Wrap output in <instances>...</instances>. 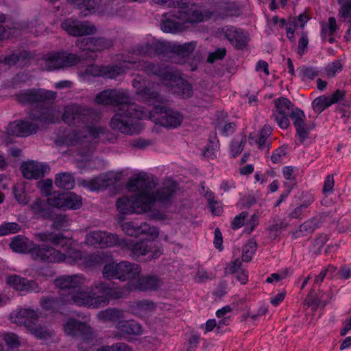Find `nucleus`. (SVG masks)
Masks as SVG:
<instances>
[{
    "label": "nucleus",
    "mask_w": 351,
    "mask_h": 351,
    "mask_svg": "<svg viewBox=\"0 0 351 351\" xmlns=\"http://www.w3.org/2000/svg\"><path fill=\"white\" fill-rule=\"evenodd\" d=\"M55 184L60 189H71L74 187L75 180L71 174L61 173L56 176Z\"/></svg>",
    "instance_id": "nucleus-37"
},
{
    "label": "nucleus",
    "mask_w": 351,
    "mask_h": 351,
    "mask_svg": "<svg viewBox=\"0 0 351 351\" xmlns=\"http://www.w3.org/2000/svg\"><path fill=\"white\" fill-rule=\"evenodd\" d=\"M123 62L130 65L124 66L125 68H134L136 67H136L141 66L142 69L143 68L148 73L159 75L166 86L171 88L177 87L178 90H175V92L180 94L183 97H189L192 95L191 86L186 83L178 75L173 73L169 68L160 69L158 66L152 64H148L144 66L141 65L140 62L136 64V62H131L130 60H124Z\"/></svg>",
    "instance_id": "nucleus-9"
},
{
    "label": "nucleus",
    "mask_w": 351,
    "mask_h": 351,
    "mask_svg": "<svg viewBox=\"0 0 351 351\" xmlns=\"http://www.w3.org/2000/svg\"><path fill=\"white\" fill-rule=\"evenodd\" d=\"M110 184V179L106 175H102L89 180H80L82 186L92 191L101 190L107 187Z\"/></svg>",
    "instance_id": "nucleus-33"
},
{
    "label": "nucleus",
    "mask_w": 351,
    "mask_h": 351,
    "mask_svg": "<svg viewBox=\"0 0 351 351\" xmlns=\"http://www.w3.org/2000/svg\"><path fill=\"white\" fill-rule=\"evenodd\" d=\"M128 248L132 251L134 257L147 256L149 260L159 258L163 253L161 246L157 245L152 240H143L136 243H128Z\"/></svg>",
    "instance_id": "nucleus-15"
},
{
    "label": "nucleus",
    "mask_w": 351,
    "mask_h": 351,
    "mask_svg": "<svg viewBox=\"0 0 351 351\" xmlns=\"http://www.w3.org/2000/svg\"><path fill=\"white\" fill-rule=\"evenodd\" d=\"M343 67V63L339 60L329 63L325 69L326 75L329 77H333L342 71Z\"/></svg>",
    "instance_id": "nucleus-40"
},
{
    "label": "nucleus",
    "mask_w": 351,
    "mask_h": 351,
    "mask_svg": "<svg viewBox=\"0 0 351 351\" xmlns=\"http://www.w3.org/2000/svg\"><path fill=\"white\" fill-rule=\"evenodd\" d=\"M330 106V103L326 96H321L317 97L312 103V108L313 110L317 114L321 113L326 108Z\"/></svg>",
    "instance_id": "nucleus-41"
},
{
    "label": "nucleus",
    "mask_w": 351,
    "mask_h": 351,
    "mask_svg": "<svg viewBox=\"0 0 351 351\" xmlns=\"http://www.w3.org/2000/svg\"><path fill=\"white\" fill-rule=\"evenodd\" d=\"M20 60L21 57L15 54L6 56L3 60L0 62V68L5 69L7 67H10L16 62H19Z\"/></svg>",
    "instance_id": "nucleus-47"
},
{
    "label": "nucleus",
    "mask_w": 351,
    "mask_h": 351,
    "mask_svg": "<svg viewBox=\"0 0 351 351\" xmlns=\"http://www.w3.org/2000/svg\"><path fill=\"white\" fill-rule=\"evenodd\" d=\"M38 125L25 121H16L7 127V133L16 136H27L36 133Z\"/></svg>",
    "instance_id": "nucleus-25"
},
{
    "label": "nucleus",
    "mask_w": 351,
    "mask_h": 351,
    "mask_svg": "<svg viewBox=\"0 0 351 351\" xmlns=\"http://www.w3.org/2000/svg\"><path fill=\"white\" fill-rule=\"evenodd\" d=\"M344 96V92L340 90H337L334 94L330 96H328V99L329 100L330 105L333 104L337 103L338 101L343 99Z\"/></svg>",
    "instance_id": "nucleus-59"
},
{
    "label": "nucleus",
    "mask_w": 351,
    "mask_h": 351,
    "mask_svg": "<svg viewBox=\"0 0 351 351\" xmlns=\"http://www.w3.org/2000/svg\"><path fill=\"white\" fill-rule=\"evenodd\" d=\"M256 250V244L253 241H250L243 246L242 259L243 261L249 262L252 260L254 252Z\"/></svg>",
    "instance_id": "nucleus-42"
},
{
    "label": "nucleus",
    "mask_w": 351,
    "mask_h": 351,
    "mask_svg": "<svg viewBox=\"0 0 351 351\" xmlns=\"http://www.w3.org/2000/svg\"><path fill=\"white\" fill-rule=\"evenodd\" d=\"M156 47L154 45H147L145 47H142L141 49H138L134 51L135 54L142 55V54H150L152 50H155Z\"/></svg>",
    "instance_id": "nucleus-62"
},
{
    "label": "nucleus",
    "mask_w": 351,
    "mask_h": 351,
    "mask_svg": "<svg viewBox=\"0 0 351 351\" xmlns=\"http://www.w3.org/2000/svg\"><path fill=\"white\" fill-rule=\"evenodd\" d=\"M38 318L36 312L30 308H18L10 315L12 322L19 326H24L37 338L47 339L51 335V332L38 324Z\"/></svg>",
    "instance_id": "nucleus-11"
},
{
    "label": "nucleus",
    "mask_w": 351,
    "mask_h": 351,
    "mask_svg": "<svg viewBox=\"0 0 351 351\" xmlns=\"http://www.w3.org/2000/svg\"><path fill=\"white\" fill-rule=\"evenodd\" d=\"M55 97L54 92L43 89L26 90L16 96L19 102L36 104L35 112L32 114V119L44 122H54L59 117V112L48 106L49 101Z\"/></svg>",
    "instance_id": "nucleus-8"
},
{
    "label": "nucleus",
    "mask_w": 351,
    "mask_h": 351,
    "mask_svg": "<svg viewBox=\"0 0 351 351\" xmlns=\"http://www.w3.org/2000/svg\"><path fill=\"white\" fill-rule=\"evenodd\" d=\"M47 204L49 206L64 210H77L82 205V198L73 192H55L51 197L47 198Z\"/></svg>",
    "instance_id": "nucleus-13"
},
{
    "label": "nucleus",
    "mask_w": 351,
    "mask_h": 351,
    "mask_svg": "<svg viewBox=\"0 0 351 351\" xmlns=\"http://www.w3.org/2000/svg\"><path fill=\"white\" fill-rule=\"evenodd\" d=\"M23 176L27 179H38L49 172L48 165L36 161H27L21 166Z\"/></svg>",
    "instance_id": "nucleus-23"
},
{
    "label": "nucleus",
    "mask_w": 351,
    "mask_h": 351,
    "mask_svg": "<svg viewBox=\"0 0 351 351\" xmlns=\"http://www.w3.org/2000/svg\"><path fill=\"white\" fill-rule=\"evenodd\" d=\"M64 331L67 336L80 337L84 343L95 344L93 330L86 323L69 319L64 326Z\"/></svg>",
    "instance_id": "nucleus-16"
},
{
    "label": "nucleus",
    "mask_w": 351,
    "mask_h": 351,
    "mask_svg": "<svg viewBox=\"0 0 351 351\" xmlns=\"http://www.w3.org/2000/svg\"><path fill=\"white\" fill-rule=\"evenodd\" d=\"M339 14L341 17L345 19L351 18V0H346V1L343 3Z\"/></svg>",
    "instance_id": "nucleus-51"
},
{
    "label": "nucleus",
    "mask_w": 351,
    "mask_h": 351,
    "mask_svg": "<svg viewBox=\"0 0 351 351\" xmlns=\"http://www.w3.org/2000/svg\"><path fill=\"white\" fill-rule=\"evenodd\" d=\"M20 230L21 226L16 223H4L0 226V236L14 234L19 232Z\"/></svg>",
    "instance_id": "nucleus-43"
},
{
    "label": "nucleus",
    "mask_w": 351,
    "mask_h": 351,
    "mask_svg": "<svg viewBox=\"0 0 351 351\" xmlns=\"http://www.w3.org/2000/svg\"><path fill=\"white\" fill-rule=\"evenodd\" d=\"M285 298V292L281 291L270 299L271 303L276 306L283 301Z\"/></svg>",
    "instance_id": "nucleus-63"
},
{
    "label": "nucleus",
    "mask_w": 351,
    "mask_h": 351,
    "mask_svg": "<svg viewBox=\"0 0 351 351\" xmlns=\"http://www.w3.org/2000/svg\"><path fill=\"white\" fill-rule=\"evenodd\" d=\"M328 237L326 234H321L319 237L316 238L314 243L315 252L318 253L324 245L326 243Z\"/></svg>",
    "instance_id": "nucleus-56"
},
{
    "label": "nucleus",
    "mask_w": 351,
    "mask_h": 351,
    "mask_svg": "<svg viewBox=\"0 0 351 351\" xmlns=\"http://www.w3.org/2000/svg\"><path fill=\"white\" fill-rule=\"evenodd\" d=\"M3 340L10 350L16 348L20 345L19 337L14 333L5 334L3 335Z\"/></svg>",
    "instance_id": "nucleus-44"
},
{
    "label": "nucleus",
    "mask_w": 351,
    "mask_h": 351,
    "mask_svg": "<svg viewBox=\"0 0 351 351\" xmlns=\"http://www.w3.org/2000/svg\"><path fill=\"white\" fill-rule=\"evenodd\" d=\"M122 230L125 234L133 237L143 234L156 239L159 235V231L156 227L151 226L146 223L137 226L134 222H126L122 225Z\"/></svg>",
    "instance_id": "nucleus-22"
},
{
    "label": "nucleus",
    "mask_w": 351,
    "mask_h": 351,
    "mask_svg": "<svg viewBox=\"0 0 351 351\" xmlns=\"http://www.w3.org/2000/svg\"><path fill=\"white\" fill-rule=\"evenodd\" d=\"M119 334L118 337L130 338L132 335H140L142 332L141 326L134 321L119 322L118 325Z\"/></svg>",
    "instance_id": "nucleus-32"
},
{
    "label": "nucleus",
    "mask_w": 351,
    "mask_h": 351,
    "mask_svg": "<svg viewBox=\"0 0 351 351\" xmlns=\"http://www.w3.org/2000/svg\"><path fill=\"white\" fill-rule=\"evenodd\" d=\"M285 150L283 148L276 149L271 155V159L274 163L280 162L285 156Z\"/></svg>",
    "instance_id": "nucleus-54"
},
{
    "label": "nucleus",
    "mask_w": 351,
    "mask_h": 351,
    "mask_svg": "<svg viewBox=\"0 0 351 351\" xmlns=\"http://www.w3.org/2000/svg\"><path fill=\"white\" fill-rule=\"evenodd\" d=\"M162 281L154 276L138 278L130 284V290L156 291L162 286Z\"/></svg>",
    "instance_id": "nucleus-26"
},
{
    "label": "nucleus",
    "mask_w": 351,
    "mask_h": 351,
    "mask_svg": "<svg viewBox=\"0 0 351 351\" xmlns=\"http://www.w3.org/2000/svg\"><path fill=\"white\" fill-rule=\"evenodd\" d=\"M148 178L146 173L140 172L129 179L128 189L136 194L131 197L123 196L117 200L116 206L119 214H141L149 211L156 202L165 204L171 199L178 189L173 180H167L155 191Z\"/></svg>",
    "instance_id": "nucleus-3"
},
{
    "label": "nucleus",
    "mask_w": 351,
    "mask_h": 351,
    "mask_svg": "<svg viewBox=\"0 0 351 351\" xmlns=\"http://www.w3.org/2000/svg\"><path fill=\"white\" fill-rule=\"evenodd\" d=\"M87 245L101 247H112L119 243V239L116 234L108 233L104 231H91L86 237Z\"/></svg>",
    "instance_id": "nucleus-18"
},
{
    "label": "nucleus",
    "mask_w": 351,
    "mask_h": 351,
    "mask_svg": "<svg viewBox=\"0 0 351 351\" xmlns=\"http://www.w3.org/2000/svg\"><path fill=\"white\" fill-rule=\"evenodd\" d=\"M99 0H68L69 3L77 5L84 16L96 12V5Z\"/></svg>",
    "instance_id": "nucleus-35"
},
{
    "label": "nucleus",
    "mask_w": 351,
    "mask_h": 351,
    "mask_svg": "<svg viewBox=\"0 0 351 351\" xmlns=\"http://www.w3.org/2000/svg\"><path fill=\"white\" fill-rule=\"evenodd\" d=\"M272 117L277 125L282 130L287 129L290 125L289 118L296 130L295 143H302L307 138L305 114L285 97H280L275 101V109Z\"/></svg>",
    "instance_id": "nucleus-7"
},
{
    "label": "nucleus",
    "mask_w": 351,
    "mask_h": 351,
    "mask_svg": "<svg viewBox=\"0 0 351 351\" xmlns=\"http://www.w3.org/2000/svg\"><path fill=\"white\" fill-rule=\"evenodd\" d=\"M97 351H128V347L124 343H119L112 346H104Z\"/></svg>",
    "instance_id": "nucleus-52"
},
{
    "label": "nucleus",
    "mask_w": 351,
    "mask_h": 351,
    "mask_svg": "<svg viewBox=\"0 0 351 351\" xmlns=\"http://www.w3.org/2000/svg\"><path fill=\"white\" fill-rule=\"evenodd\" d=\"M56 286L61 293L57 300L45 298L41 300L42 308L45 310L58 311L60 305L73 303L77 306L97 308L104 306L109 300L122 296L116 290L107 287L103 282L96 283L89 291H82L80 289L87 284L82 275L63 276L55 280Z\"/></svg>",
    "instance_id": "nucleus-2"
},
{
    "label": "nucleus",
    "mask_w": 351,
    "mask_h": 351,
    "mask_svg": "<svg viewBox=\"0 0 351 351\" xmlns=\"http://www.w3.org/2000/svg\"><path fill=\"white\" fill-rule=\"evenodd\" d=\"M295 169L291 167L287 166L282 169V173L285 178L287 180H291L294 178Z\"/></svg>",
    "instance_id": "nucleus-61"
},
{
    "label": "nucleus",
    "mask_w": 351,
    "mask_h": 351,
    "mask_svg": "<svg viewBox=\"0 0 351 351\" xmlns=\"http://www.w3.org/2000/svg\"><path fill=\"white\" fill-rule=\"evenodd\" d=\"M156 305L154 302L149 300H143L136 302V305L133 307V313L143 317L148 312L154 310Z\"/></svg>",
    "instance_id": "nucleus-38"
},
{
    "label": "nucleus",
    "mask_w": 351,
    "mask_h": 351,
    "mask_svg": "<svg viewBox=\"0 0 351 351\" xmlns=\"http://www.w3.org/2000/svg\"><path fill=\"white\" fill-rule=\"evenodd\" d=\"M243 149V144L242 141H234L230 147L231 153L233 157L238 156Z\"/></svg>",
    "instance_id": "nucleus-57"
},
{
    "label": "nucleus",
    "mask_w": 351,
    "mask_h": 351,
    "mask_svg": "<svg viewBox=\"0 0 351 351\" xmlns=\"http://www.w3.org/2000/svg\"><path fill=\"white\" fill-rule=\"evenodd\" d=\"M335 186V180L332 176L328 175L324 181L322 192L325 195L331 194Z\"/></svg>",
    "instance_id": "nucleus-49"
},
{
    "label": "nucleus",
    "mask_w": 351,
    "mask_h": 351,
    "mask_svg": "<svg viewBox=\"0 0 351 351\" xmlns=\"http://www.w3.org/2000/svg\"><path fill=\"white\" fill-rule=\"evenodd\" d=\"M143 119H149L156 124L169 128H174L181 125L183 116L177 111L167 109L164 106L157 105L154 107V109L149 113L142 110L137 109L134 114V120L141 125L138 120Z\"/></svg>",
    "instance_id": "nucleus-10"
},
{
    "label": "nucleus",
    "mask_w": 351,
    "mask_h": 351,
    "mask_svg": "<svg viewBox=\"0 0 351 351\" xmlns=\"http://www.w3.org/2000/svg\"><path fill=\"white\" fill-rule=\"evenodd\" d=\"M14 195L16 201L25 205L28 202V198L25 194V185L23 182L17 183L14 188Z\"/></svg>",
    "instance_id": "nucleus-39"
},
{
    "label": "nucleus",
    "mask_w": 351,
    "mask_h": 351,
    "mask_svg": "<svg viewBox=\"0 0 351 351\" xmlns=\"http://www.w3.org/2000/svg\"><path fill=\"white\" fill-rule=\"evenodd\" d=\"M95 101L99 104L118 107L117 112L111 120L113 130L127 134H138L142 130L143 125L134 120L136 106L128 103V95L124 92L116 90H104L96 96Z\"/></svg>",
    "instance_id": "nucleus-5"
},
{
    "label": "nucleus",
    "mask_w": 351,
    "mask_h": 351,
    "mask_svg": "<svg viewBox=\"0 0 351 351\" xmlns=\"http://www.w3.org/2000/svg\"><path fill=\"white\" fill-rule=\"evenodd\" d=\"M338 26L335 18L330 17L327 23L322 24V35L324 40L332 43L335 41V36L336 34Z\"/></svg>",
    "instance_id": "nucleus-34"
},
{
    "label": "nucleus",
    "mask_w": 351,
    "mask_h": 351,
    "mask_svg": "<svg viewBox=\"0 0 351 351\" xmlns=\"http://www.w3.org/2000/svg\"><path fill=\"white\" fill-rule=\"evenodd\" d=\"M45 60L46 69L48 71L73 66L79 61L75 55L64 52L51 53L47 56Z\"/></svg>",
    "instance_id": "nucleus-17"
},
{
    "label": "nucleus",
    "mask_w": 351,
    "mask_h": 351,
    "mask_svg": "<svg viewBox=\"0 0 351 351\" xmlns=\"http://www.w3.org/2000/svg\"><path fill=\"white\" fill-rule=\"evenodd\" d=\"M133 86L136 90V94L142 99L151 103L152 99H156L159 97L158 93L153 90L154 86L146 81L141 82L135 79L133 82Z\"/></svg>",
    "instance_id": "nucleus-27"
},
{
    "label": "nucleus",
    "mask_w": 351,
    "mask_h": 351,
    "mask_svg": "<svg viewBox=\"0 0 351 351\" xmlns=\"http://www.w3.org/2000/svg\"><path fill=\"white\" fill-rule=\"evenodd\" d=\"M213 12H203L194 5L187 9L178 11L179 16L167 14L163 16L161 29L166 33L176 34L188 28L189 23H198L204 20L215 18H226L238 14V8L234 3L219 1L215 2Z\"/></svg>",
    "instance_id": "nucleus-4"
},
{
    "label": "nucleus",
    "mask_w": 351,
    "mask_h": 351,
    "mask_svg": "<svg viewBox=\"0 0 351 351\" xmlns=\"http://www.w3.org/2000/svg\"><path fill=\"white\" fill-rule=\"evenodd\" d=\"M307 23V15L305 13L300 14L295 23L294 29L291 28L287 30V37L291 39L294 34L300 36V40L298 47V53L302 56L305 53L307 47V38L304 32V27Z\"/></svg>",
    "instance_id": "nucleus-19"
},
{
    "label": "nucleus",
    "mask_w": 351,
    "mask_h": 351,
    "mask_svg": "<svg viewBox=\"0 0 351 351\" xmlns=\"http://www.w3.org/2000/svg\"><path fill=\"white\" fill-rule=\"evenodd\" d=\"M243 268L241 267V262L237 259L230 263H229L226 268V272L228 274H236L239 272V271H241Z\"/></svg>",
    "instance_id": "nucleus-50"
},
{
    "label": "nucleus",
    "mask_w": 351,
    "mask_h": 351,
    "mask_svg": "<svg viewBox=\"0 0 351 351\" xmlns=\"http://www.w3.org/2000/svg\"><path fill=\"white\" fill-rule=\"evenodd\" d=\"M7 283L19 291H36L38 286L34 281H29L17 275L7 278Z\"/></svg>",
    "instance_id": "nucleus-28"
},
{
    "label": "nucleus",
    "mask_w": 351,
    "mask_h": 351,
    "mask_svg": "<svg viewBox=\"0 0 351 351\" xmlns=\"http://www.w3.org/2000/svg\"><path fill=\"white\" fill-rule=\"evenodd\" d=\"M94 112L90 109L71 104L66 106L62 120L68 125H77L82 128L80 136L73 133L66 142L68 145L77 143H97L104 130L95 127L93 121L95 119Z\"/></svg>",
    "instance_id": "nucleus-6"
},
{
    "label": "nucleus",
    "mask_w": 351,
    "mask_h": 351,
    "mask_svg": "<svg viewBox=\"0 0 351 351\" xmlns=\"http://www.w3.org/2000/svg\"><path fill=\"white\" fill-rule=\"evenodd\" d=\"M53 186V182L51 179L43 180L38 182V187L41 191V193L45 196H49L51 197L53 194H51V190Z\"/></svg>",
    "instance_id": "nucleus-46"
},
{
    "label": "nucleus",
    "mask_w": 351,
    "mask_h": 351,
    "mask_svg": "<svg viewBox=\"0 0 351 351\" xmlns=\"http://www.w3.org/2000/svg\"><path fill=\"white\" fill-rule=\"evenodd\" d=\"M77 45L84 51L94 53L107 48L110 45L104 38H83L77 40Z\"/></svg>",
    "instance_id": "nucleus-29"
},
{
    "label": "nucleus",
    "mask_w": 351,
    "mask_h": 351,
    "mask_svg": "<svg viewBox=\"0 0 351 351\" xmlns=\"http://www.w3.org/2000/svg\"><path fill=\"white\" fill-rule=\"evenodd\" d=\"M141 267L138 265L123 261L119 263L112 262L106 264L103 269L105 278H117L121 280H131L132 284L136 277L139 275Z\"/></svg>",
    "instance_id": "nucleus-12"
},
{
    "label": "nucleus",
    "mask_w": 351,
    "mask_h": 351,
    "mask_svg": "<svg viewBox=\"0 0 351 351\" xmlns=\"http://www.w3.org/2000/svg\"><path fill=\"white\" fill-rule=\"evenodd\" d=\"M125 72L123 68L118 66L101 67L97 65H90L85 71L82 73L84 78L89 76L99 77L102 76L108 78H114L119 74Z\"/></svg>",
    "instance_id": "nucleus-24"
},
{
    "label": "nucleus",
    "mask_w": 351,
    "mask_h": 351,
    "mask_svg": "<svg viewBox=\"0 0 351 351\" xmlns=\"http://www.w3.org/2000/svg\"><path fill=\"white\" fill-rule=\"evenodd\" d=\"M256 70L259 73L263 72L265 76L269 75L268 64L264 60H260L256 63Z\"/></svg>",
    "instance_id": "nucleus-58"
},
{
    "label": "nucleus",
    "mask_w": 351,
    "mask_h": 351,
    "mask_svg": "<svg viewBox=\"0 0 351 351\" xmlns=\"http://www.w3.org/2000/svg\"><path fill=\"white\" fill-rule=\"evenodd\" d=\"M235 277L242 285L246 284L248 281V274L244 269L239 271V272L235 274Z\"/></svg>",
    "instance_id": "nucleus-60"
},
{
    "label": "nucleus",
    "mask_w": 351,
    "mask_h": 351,
    "mask_svg": "<svg viewBox=\"0 0 351 351\" xmlns=\"http://www.w3.org/2000/svg\"><path fill=\"white\" fill-rule=\"evenodd\" d=\"M338 274L340 278L348 279L351 276V269L348 266H343L340 269Z\"/></svg>",
    "instance_id": "nucleus-64"
},
{
    "label": "nucleus",
    "mask_w": 351,
    "mask_h": 351,
    "mask_svg": "<svg viewBox=\"0 0 351 351\" xmlns=\"http://www.w3.org/2000/svg\"><path fill=\"white\" fill-rule=\"evenodd\" d=\"M97 317L99 320L107 322L112 321L114 323H117V327L119 322H121L124 318L123 314L121 311L116 309H106L105 311L98 313Z\"/></svg>",
    "instance_id": "nucleus-36"
},
{
    "label": "nucleus",
    "mask_w": 351,
    "mask_h": 351,
    "mask_svg": "<svg viewBox=\"0 0 351 351\" xmlns=\"http://www.w3.org/2000/svg\"><path fill=\"white\" fill-rule=\"evenodd\" d=\"M5 21V16L3 14H0V40H3L5 38H8L11 36V31H7L5 29V27L2 25V23H3Z\"/></svg>",
    "instance_id": "nucleus-55"
},
{
    "label": "nucleus",
    "mask_w": 351,
    "mask_h": 351,
    "mask_svg": "<svg viewBox=\"0 0 351 351\" xmlns=\"http://www.w3.org/2000/svg\"><path fill=\"white\" fill-rule=\"evenodd\" d=\"M215 35L218 38L224 36L237 48H241L246 45L247 40L244 33L232 26H225L219 28Z\"/></svg>",
    "instance_id": "nucleus-21"
},
{
    "label": "nucleus",
    "mask_w": 351,
    "mask_h": 351,
    "mask_svg": "<svg viewBox=\"0 0 351 351\" xmlns=\"http://www.w3.org/2000/svg\"><path fill=\"white\" fill-rule=\"evenodd\" d=\"M36 237L40 241H49L61 249L58 250L45 245L36 246L29 239L19 235L13 238L10 246L15 252H29L33 258L47 263H65L88 267L102 261V258L98 255H83L78 250L77 243L71 239L53 232L38 233Z\"/></svg>",
    "instance_id": "nucleus-1"
},
{
    "label": "nucleus",
    "mask_w": 351,
    "mask_h": 351,
    "mask_svg": "<svg viewBox=\"0 0 351 351\" xmlns=\"http://www.w3.org/2000/svg\"><path fill=\"white\" fill-rule=\"evenodd\" d=\"M31 210L37 217L51 219L55 229L61 230L69 226V220L65 215H54L52 210L40 199H36L32 205Z\"/></svg>",
    "instance_id": "nucleus-14"
},
{
    "label": "nucleus",
    "mask_w": 351,
    "mask_h": 351,
    "mask_svg": "<svg viewBox=\"0 0 351 351\" xmlns=\"http://www.w3.org/2000/svg\"><path fill=\"white\" fill-rule=\"evenodd\" d=\"M62 27L69 34L74 36L93 34L96 32L95 27L88 22H80L71 19H68L63 22Z\"/></svg>",
    "instance_id": "nucleus-20"
},
{
    "label": "nucleus",
    "mask_w": 351,
    "mask_h": 351,
    "mask_svg": "<svg viewBox=\"0 0 351 351\" xmlns=\"http://www.w3.org/2000/svg\"><path fill=\"white\" fill-rule=\"evenodd\" d=\"M208 206L210 212L214 215H220L222 213V204L221 202L215 201L213 198L210 196L208 198Z\"/></svg>",
    "instance_id": "nucleus-48"
},
{
    "label": "nucleus",
    "mask_w": 351,
    "mask_h": 351,
    "mask_svg": "<svg viewBox=\"0 0 351 351\" xmlns=\"http://www.w3.org/2000/svg\"><path fill=\"white\" fill-rule=\"evenodd\" d=\"M226 55V49H218L215 51L210 53L208 57V62L210 63L214 62L217 60L222 59Z\"/></svg>",
    "instance_id": "nucleus-53"
},
{
    "label": "nucleus",
    "mask_w": 351,
    "mask_h": 351,
    "mask_svg": "<svg viewBox=\"0 0 351 351\" xmlns=\"http://www.w3.org/2000/svg\"><path fill=\"white\" fill-rule=\"evenodd\" d=\"M271 134V130L269 126H264L261 130L256 133H252L248 138L249 143L251 145H256L259 149L268 148V137Z\"/></svg>",
    "instance_id": "nucleus-31"
},
{
    "label": "nucleus",
    "mask_w": 351,
    "mask_h": 351,
    "mask_svg": "<svg viewBox=\"0 0 351 351\" xmlns=\"http://www.w3.org/2000/svg\"><path fill=\"white\" fill-rule=\"evenodd\" d=\"M195 42H190L183 45H178L174 47L176 52L183 56H188L195 47Z\"/></svg>",
    "instance_id": "nucleus-45"
},
{
    "label": "nucleus",
    "mask_w": 351,
    "mask_h": 351,
    "mask_svg": "<svg viewBox=\"0 0 351 351\" xmlns=\"http://www.w3.org/2000/svg\"><path fill=\"white\" fill-rule=\"evenodd\" d=\"M247 213L243 212L237 215L232 221V228L239 229L245 224ZM258 223V217L256 215L251 216L250 219L245 223V232L250 234Z\"/></svg>",
    "instance_id": "nucleus-30"
}]
</instances>
